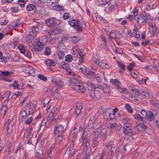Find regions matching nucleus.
Returning a JSON list of instances; mask_svg holds the SVG:
<instances>
[{
    "label": "nucleus",
    "mask_w": 159,
    "mask_h": 159,
    "mask_svg": "<svg viewBox=\"0 0 159 159\" xmlns=\"http://www.w3.org/2000/svg\"><path fill=\"white\" fill-rule=\"evenodd\" d=\"M118 63L121 69L122 70H125V66L122 63L119 61H118Z\"/></svg>",
    "instance_id": "54"
},
{
    "label": "nucleus",
    "mask_w": 159,
    "mask_h": 159,
    "mask_svg": "<svg viewBox=\"0 0 159 159\" xmlns=\"http://www.w3.org/2000/svg\"><path fill=\"white\" fill-rule=\"evenodd\" d=\"M139 11V8L137 7H135L133 8L132 11V13L133 15H135L136 16H137Z\"/></svg>",
    "instance_id": "46"
},
{
    "label": "nucleus",
    "mask_w": 159,
    "mask_h": 159,
    "mask_svg": "<svg viewBox=\"0 0 159 159\" xmlns=\"http://www.w3.org/2000/svg\"><path fill=\"white\" fill-rule=\"evenodd\" d=\"M43 43L40 42L39 41L36 40V41L34 43L33 50L37 52L41 50L43 48Z\"/></svg>",
    "instance_id": "12"
},
{
    "label": "nucleus",
    "mask_w": 159,
    "mask_h": 159,
    "mask_svg": "<svg viewBox=\"0 0 159 159\" xmlns=\"http://www.w3.org/2000/svg\"><path fill=\"white\" fill-rule=\"evenodd\" d=\"M74 142L71 141L70 145V149L69 151L70 155L72 154L74 152Z\"/></svg>",
    "instance_id": "34"
},
{
    "label": "nucleus",
    "mask_w": 159,
    "mask_h": 159,
    "mask_svg": "<svg viewBox=\"0 0 159 159\" xmlns=\"http://www.w3.org/2000/svg\"><path fill=\"white\" fill-rule=\"evenodd\" d=\"M7 108V106L6 105H4L1 108V112H2L4 115L5 114Z\"/></svg>",
    "instance_id": "51"
},
{
    "label": "nucleus",
    "mask_w": 159,
    "mask_h": 159,
    "mask_svg": "<svg viewBox=\"0 0 159 159\" xmlns=\"http://www.w3.org/2000/svg\"><path fill=\"white\" fill-rule=\"evenodd\" d=\"M39 32V30H38V28L37 27H34L32 28L31 30L30 31V34L28 36V37L29 38L31 37V35H32L33 37L32 38V39Z\"/></svg>",
    "instance_id": "20"
},
{
    "label": "nucleus",
    "mask_w": 159,
    "mask_h": 159,
    "mask_svg": "<svg viewBox=\"0 0 159 159\" xmlns=\"http://www.w3.org/2000/svg\"><path fill=\"white\" fill-rule=\"evenodd\" d=\"M117 127V124L114 123L113 124H110L109 125V127L111 129H114Z\"/></svg>",
    "instance_id": "62"
},
{
    "label": "nucleus",
    "mask_w": 159,
    "mask_h": 159,
    "mask_svg": "<svg viewBox=\"0 0 159 159\" xmlns=\"http://www.w3.org/2000/svg\"><path fill=\"white\" fill-rule=\"evenodd\" d=\"M154 3L151 1L147 2L146 5V9L147 11H149L151 10L155 9L156 6H154Z\"/></svg>",
    "instance_id": "18"
},
{
    "label": "nucleus",
    "mask_w": 159,
    "mask_h": 159,
    "mask_svg": "<svg viewBox=\"0 0 159 159\" xmlns=\"http://www.w3.org/2000/svg\"><path fill=\"white\" fill-rule=\"evenodd\" d=\"M56 7V10L59 11H63L65 10L63 6L59 5H57Z\"/></svg>",
    "instance_id": "50"
},
{
    "label": "nucleus",
    "mask_w": 159,
    "mask_h": 159,
    "mask_svg": "<svg viewBox=\"0 0 159 159\" xmlns=\"http://www.w3.org/2000/svg\"><path fill=\"white\" fill-rule=\"evenodd\" d=\"M73 50V54L74 55L80 54V53L81 51H84V50L83 49H80L78 46L76 45L74 46L72 49Z\"/></svg>",
    "instance_id": "24"
},
{
    "label": "nucleus",
    "mask_w": 159,
    "mask_h": 159,
    "mask_svg": "<svg viewBox=\"0 0 159 159\" xmlns=\"http://www.w3.org/2000/svg\"><path fill=\"white\" fill-rule=\"evenodd\" d=\"M57 19L55 17L50 18L45 20L47 25L49 27H53L56 26L57 25L56 21Z\"/></svg>",
    "instance_id": "7"
},
{
    "label": "nucleus",
    "mask_w": 159,
    "mask_h": 159,
    "mask_svg": "<svg viewBox=\"0 0 159 159\" xmlns=\"http://www.w3.org/2000/svg\"><path fill=\"white\" fill-rule=\"evenodd\" d=\"M24 84L21 80L18 81H15L13 83L9 85L10 87H12L14 89H17L18 90H21L23 89Z\"/></svg>",
    "instance_id": "4"
},
{
    "label": "nucleus",
    "mask_w": 159,
    "mask_h": 159,
    "mask_svg": "<svg viewBox=\"0 0 159 159\" xmlns=\"http://www.w3.org/2000/svg\"><path fill=\"white\" fill-rule=\"evenodd\" d=\"M125 108L129 113H132L133 112V109L129 104L128 103L125 104Z\"/></svg>",
    "instance_id": "37"
},
{
    "label": "nucleus",
    "mask_w": 159,
    "mask_h": 159,
    "mask_svg": "<svg viewBox=\"0 0 159 159\" xmlns=\"http://www.w3.org/2000/svg\"><path fill=\"white\" fill-rule=\"evenodd\" d=\"M33 120V118L32 117L29 118L25 121V124L29 125L31 124Z\"/></svg>",
    "instance_id": "55"
},
{
    "label": "nucleus",
    "mask_w": 159,
    "mask_h": 159,
    "mask_svg": "<svg viewBox=\"0 0 159 159\" xmlns=\"http://www.w3.org/2000/svg\"><path fill=\"white\" fill-rule=\"evenodd\" d=\"M57 53L60 59H63L64 56V51L60 48H58L57 51Z\"/></svg>",
    "instance_id": "33"
},
{
    "label": "nucleus",
    "mask_w": 159,
    "mask_h": 159,
    "mask_svg": "<svg viewBox=\"0 0 159 159\" xmlns=\"http://www.w3.org/2000/svg\"><path fill=\"white\" fill-rule=\"evenodd\" d=\"M38 78L40 80L45 81L46 80L47 78L45 77L43 75L39 74L38 75Z\"/></svg>",
    "instance_id": "59"
},
{
    "label": "nucleus",
    "mask_w": 159,
    "mask_h": 159,
    "mask_svg": "<svg viewBox=\"0 0 159 159\" xmlns=\"http://www.w3.org/2000/svg\"><path fill=\"white\" fill-rule=\"evenodd\" d=\"M64 127L61 125L54 126V133L57 137L58 140L60 142L62 140L64 136Z\"/></svg>",
    "instance_id": "2"
},
{
    "label": "nucleus",
    "mask_w": 159,
    "mask_h": 159,
    "mask_svg": "<svg viewBox=\"0 0 159 159\" xmlns=\"http://www.w3.org/2000/svg\"><path fill=\"white\" fill-rule=\"evenodd\" d=\"M75 67L77 70L80 72H83L84 70V67H86V66L83 65V63L78 62L76 64Z\"/></svg>",
    "instance_id": "26"
},
{
    "label": "nucleus",
    "mask_w": 159,
    "mask_h": 159,
    "mask_svg": "<svg viewBox=\"0 0 159 159\" xmlns=\"http://www.w3.org/2000/svg\"><path fill=\"white\" fill-rule=\"evenodd\" d=\"M93 77H94L95 79L98 82L100 83L102 82V80L100 77L99 75H96L95 74V76Z\"/></svg>",
    "instance_id": "57"
},
{
    "label": "nucleus",
    "mask_w": 159,
    "mask_h": 159,
    "mask_svg": "<svg viewBox=\"0 0 159 159\" xmlns=\"http://www.w3.org/2000/svg\"><path fill=\"white\" fill-rule=\"evenodd\" d=\"M36 107V105L31 103L27 104L25 106L26 109L28 110L29 115L32 114L35 111Z\"/></svg>",
    "instance_id": "11"
},
{
    "label": "nucleus",
    "mask_w": 159,
    "mask_h": 159,
    "mask_svg": "<svg viewBox=\"0 0 159 159\" xmlns=\"http://www.w3.org/2000/svg\"><path fill=\"white\" fill-rule=\"evenodd\" d=\"M140 17L144 20H153V18L150 14L146 12H143L140 14Z\"/></svg>",
    "instance_id": "13"
},
{
    "label": "nucleus",
    "mask_w": 159,
    "mask_h": 159,
    "mask_svg": "<svg viewBox=\"0 0 159 159\" xmlns=\"http://www.w3.org/2000/svg\"><path fill=\"white\" fill-rule=\"evenodd\" d=\"M72 60V56L70 55H68L65 57V60L69 62Z\"/></svg>",
    "instance_id": "52"
},
{
    "label": "nucleus",
    "mask_w": 159,
    "mask_h": 159,
    "mask_svg": "<svg viewBox=\"0 0 159 159\" xmlns=\"http://www.w3.org/2000/svg\"><path fill=\"white\" fill-rule=\"evenodd\" d=\"M18 48L22 53H24L25 52V48L24 45H20L18 47Z\"/></svg>",
    "instance_id": "53"
},
{
    "label": "nucleus",
    "mask_w": 159,
    "mask_h": 159,
    "mask_svg": "<svg viewBox=\"0 0 159 159\" xmlns=\"http://www.w3.org/2000/svg\"><path fill=\"white\" fill-rule=\"evenodd\" d=\"M142 94L147 98H151L152 97L151 93L148 92L143 91Z\"/></svg>",
    "instance_id": "42"
},
{
    "label": "nucleus",
    "mask_w": 159,
    "mask_h": 159,
    "mask_svg": "<svg viewBox=\"0 0 159 159\" xmlns=\"http://www.w3.org/2000/svg\"><path fill=\"white\" fill-rule=\"evenodd\" d=\"M132 86H133V85H131L129 87V89L130 90H131L130 92L131 93H134L136 96H138L139 94V90L137 89H134V88L132 89Z\"/></svg>",
    "instance_id": "35"
},
{
    "label": "nucleus",
    "mask_w": 159,
    "mask_h": 159,
    "mask_svg": "<svg viewBox=\"0 0 159 159\" xmlns=\"http://www.w3.org/2000/svg\"><path fill=\"white\" fill-rule=\"evenodd\" d=\"M155 115L151 111H148L146 117H145V119L149 121H152L154 119Z\"/></svg>",
    "instance_id": "17"
},
{
    "label": "nucleus",
    "mask_w": 159,
    "mask_h": 159,
    "mask_svg": "<svg viewBox=\"0 0 159 159\" xmlns=\"http://www.w3.org/2000/svg\"><path fill=\"white\" fill-rule=\"evenodd\" d=\"M75 91L78 93H83L86 89V88L82 83H80L74 87L73 88Z\"/></svg>",
    "instance_id": "9"
},
{
    "label": "nucleus",
    "mask_w": 159,
    "mask_h": 159,
    "mask_svg": "<svg viewBox=\"0 0 159 159\" xmlns=\"http://www.w3.org/2000/svg\"><path fill=\"white\" fill-rule=\"evenodd\" d=\"M82 72L89 78H91L95 76V73L92 71L91 69L87 67H84V70Z\"/></svg>",
    "instance_id": "10"
},
{
    "label": "nucleus",
    "mask_w": 159,
    "mask_h": 159,
    "mask_svg": "<svg viewBox=\"0 0 159 159\" xmlns=\"http://www.w3.org/2000/svg\"><path fill=\"white\" fill-rule=\"evenodd\" d=\"M66 72L69 75L73 76H75L77 78H80L79 76L76 75L75 73L72 71L70 69H69V71H67Z\"/></svg>",
    "instance_id": "44"
},
{
    "label": "nucleus",
    "mask_w": 159,
    "mask_h": 159,
    "mask_svg": "<svg viewBox=\"0 0 159 159\" xmlns=\"http://www.w3.org/2000/svg\"><path fill=\"white\" fill-rule=\"evenodd\" d=\"M98 5L99 6H104L110 3V0H98Z\"/></svg>",
    "instance_id": "27"
},
{
    "label": "nucleus",
    "mask_w": 159,
    "mask_h": 159,
    "mask_svg": "<svg viewBox=\"0 0 159 159\" xmlns=\"http://www.w3.org/2000/svg\"><path fill=\"white\" fill-rule=\"evenodd\" d=\"M45 51L44 54L46 55H49L51 53V50L49 47H46L45 48Z\"/></svg>",
    "instance_id": "60"
},
{
    "label": "nucleus",
    "mask_w": 159,
    "mask_h": 159,
    "mask_svg": "<svg viewBox=\"0 0 159 159\" xmlns=\"http://www.w3.org/2000/svg\"><path fill=\"white\" fill-rule=\"evenodd\" d=\"M136 16L135 15H132L131 14L128 15L127 18L129 19L130 20H132L135 19Z\"/></svg>",
    "instance_id": "58"
},
{
    "label": "nucleus",
    "mask_w": 159,
    "mask_h": 159,
    "mask_svg": "<svg viewBox=\"0 0 159 159\" xmlns=\"http://www.w3.org/2000/svg\"><path fill=\"white\" fill-rule=\"evenodd\" d=\"M51 81L56 85L58 88H60L64 86V84L61 80L59 77L57 76H53L52 78Z\"/></svg>",
    "instance_id": "5"
},
{
    "label": "nucleus",
    "mask_w": 159,
    "mask_h": 159,
    "mask_svg": "<svg viewBox=\"0 0 159 159\" xmlns=\"http://www.w3.org/2000/svg\"><path fill=\"white\" fill-rule=\"evenodd\" d=\"M82 108V104L80 102H77L76 104V108L75 110V114L76 116L80 113Z\"/></svg>",
    "instance_id": "23"
},
{
    "label": "nucleus",
    "mask_w": 159,
    "mask_h": 159,
    "mask_svg": "<svg viewBox=\"0 0 159 159\" xmlns=\"http://www.w3.org/2000/svg\"><path fill=\"white\" fill-rule=\"evenodd\" d=\"M141 114L144 117H146V115H147L148 112V111H146L145 110L143 109L141 111H139Z\"/></svg>",
    "instance_id": "61"
},
{
    "label": "nucleus",
    "mask_w": 159,
    "mask_h": 159,
    "mask_svg": "<svg viewBox=\"0 0 159 159\" xmlns=\"http://www.w3.org/2000/svg\"><path fill=\"white\" fill-rule=\"evenodd\" d=\"M20 115L21 116L22 118L25 119L27 117V114L26 111L25 110H23L20 112Z\"/></svg>",
    "instance_id": "47"
},
{
    "label": "nucleus",
    "mask_w": 159,
    "mask_h": 159,
    "mask_svg": "<svg viewBox=\"0 0 159 159\" xmlns=\"http://www.w3.org/2000/svg\"><path fill=\"white\" fill-rule=\"evenodd\" d=\"M100 66L105 69H110L111 67V66L109 62L105 60H103L101 61V64Z\"/></svg>",
    "instance_id": "21"
},
{
    "label": "nucleus",
    "mask_w": 159,
    "mask_h": 159,
    "mask_svg": "<svg viewBox=\"0 0 159 159\" xmlns=\"http://www.w3.org/2000/svg\"><path fill=\"white\" fill-rule=\"evenodd\" d=\"M139 72L137 70H134L133 72L131 73V75L133 78H136L137 77Z\"/></svg>",
    "instance_id": "49"
},
{
    "label": "nucleus",
    "mask_w": 159,
    "mask_h": 159,
    "mask_svg": "<svg viewBox=\"0 0 159 159\" xmlns=\"http://www.w3.org/2000/svg\"><path fill=\"white\" fill-rule=\"evenodd\" d=\"M20 26V24L14 22L12 23L11 25H10L9 27L10 28H11L12 29L15 30L17 28L19 27Z\"/></svg>",
    "instance_id": "40"
},
{
    "label": "nucleus",
    "mask_w": 159,
    "mask_h": 159,
    "mask_svg": "<svg viewBox=\"0 0 159 159\" xmlns=\"http://www.w3.org/2000/svg\"><path fill=\"white\" fill-rule=\"evenodd\" d=\"M56 34V33H54L53 30L50 31L48 33V40L51 41L54 39L55 38Z\"/></svg>",
    "instance_id": "25"
},
{
    "label": "nucleus",
    "mask_w": 159,
    "mask_h": 159,
    "mask_svg": "<svg viewBox=\"0 0 159 159\" xmlns=\"http://www.w3.org/2000/svg\"><path fill=\"white\" fill-rule=\"evenodd\" d=\"M123 119L126 120L123 128V132L125 135L131 136L138 133L139 131H141V130H139V127H140V125H138L137 126L134 128V129H135L136 131L135 132H133L131 130V126L129 123L130 121L129 119L128 118L126 119L124 118H123Z\"/></svg>",
    "instance_id": "1"
},
{
    "label": "nucleus",
    "mask_w": 159,
    "mask_h": 159,
    "mask_svg": "<svg viewBox=\"0 0 159 159\" xmlns=\"http://www.w3.org/2000/svg\"><path fill=\"white\" fill-rule=\"evenodd\" d=\"M133 116L136 120L139 121H141L144 125L146 124V121L145 120V118L141 116L139 114L136 113Z\"/></svg>",
    "instance_id": "15"
},
{
    "label": "nucleus",
    "mask_w": 159,
    "mask_h": 159,
    "mask_svg": "<svg viewBox=\"0 0 159 159\" xmlns=\"http://www.w3.org/2000/svg\"><path fill=\"white\" fill-rule=\"evenodd\" d=\"M150 103L155 107L159 109V101L152 99L150 100Z\"/></svg>",
    "instance_id": "32"
},
{
    "label": "nucleus",
    "mask_w": 159,
    "mask_h": 159,
    "mask_svg": "<svg viewBox=\"0 0 159 159\" xmlns=\"http://www.w3.org/2000/svg\"><path fill=\"white\" fill-rule=\"evenodd\" d=\"M89 94L92 98H94L95 95V90L94 88H88Z\"/></svg>",
    "instance_id": "36"
},
{
    "label": "nucleus",
    "mask_w": 159,
    "mask_h": 159,
    "mask_svg": "<svg viewBox=\"0 0 159 159\" xmlns=\"http://www.w3.org/2000/svg\"><path fill=\"white\" fill-rule=\"evenodd\" d=\"M24 55L29 58H30L31 57V54L29 52H26L24 53Z\"/></svg>",
    "instance_id": "63"
},
{
    "label": "nucleus",
    "mask_w": 159,
    "mask_h": 159,
    "mask_svg": "<svg viewBox=\"0 0 159 159\" xmlns=\"http://www.w3.org/2000/svg\"><path fill=\"white\" fill-rule=\"evenodd\" d=\"M111 110L110 108H107L105 109V114L107 116H110L111 115Z\"/></svg>",
    "instance_id": "56"
},
{
    "label": "nucleus",
    "mask_w": 159,
    "mask_h": 159,
    "mask_svg": "<svg viewBox=\"0 0 159 159\" xmlns=\"http://www.w3.org/2000/svg\"><path fill=\"white\" fill-rule=\"evenodd\" d=\"M79 78H78L77 79L73 78L70 80V82L73 85L72 86V89L74 88V87L76 86V85H77L80 83L78 79Z\"/></svg>",
    "instance_id": "29"
},
{
    "label": "nucleus",
    "mask_w": 159,
    "mask_h": 159,
    "mask_svg": "<svg viewBox=\"0 0 159 159\" xmlns=\"http://www.w3.org/2000/svg\"><path fill=\"white\" fill-rule=\"evenodd\" d=\"M110 83L113 85H115L116 87L120 86L121 85V82L118 79H111L110 80Z\"/></svg>",
    "instance_id": "28"
},
{
    "label": "nucleus",
    "mask_w": 159,
    "mask_h": 159,
    "mask_svg": "<svg viewBox=\"0 0 159 159\" xmlns=\"http://www.w3.org/2000/svg\"><path fill=\"white\" fill-rule=\"evenodd\" d=\"M50 120V117L49 116H47L41 122L40 125L38 129V131H40L41 129V128L43 126V130L45 128L46 125H47L48 122Z\"/></svg>",
    "instance_id": "14"
},
{
    "label": "nucleus",
    "mask_w": 159,
    "mask_h": 159,
    "mask_svg": "<svg viewBox=\"0 0 159 159\" xmlns=\"http://www.w3.org/2000/svg\"><path fill=\"white\" fill-rule=\"evenodd\" d=\"M69 24L76 29L79 32L82 30L83 28L80 25L79 21L77 20L73 19L69 21Z\"/></svg>",
    "instance_id": "3"
},
{
    "label": "nucleus",
    "mask_w": 159,
    "mask_h": 159,
    "mask_svg": "<svg viewBox=\"0 0 159 159\" xmlns=\"http://www.w3.org/2000/svg\"><path fill=\"white\" fill-rule=\"evenodd\" d=\"M26 9L28 11H35L36 10V7L34 4H30L27 6Z\"/></svg>",
    "instance_id": "30"
},
{
    "label": "nucleus",
    "mask_w": 159,
    "mask_h": 159,
    "mask_svg": "<svg viewBox=\"0 0 159 159\" xmlns=\"http://www.w3.org/2000/svg\"><path fill=\"white\" fill-rule=\"evenodd\" d=\"M10 94V91H7L2 95V98L3 99L9 98Z\"/></svg>",
    "instance_id": "43"
},
{
    "label": "nucleus",
    "mask_w": 159,
    "mask_h": 159,
    "mask_svg": "<svg viewBox=\"0 0 159 159\" xmlns=\"http://www.w3.org/2000/svg\"><path fill=\"white\" fill-rule=\"evenodd\" d=\"M13 124V123L11 121V120L10 119H8L6 123L7 127L6 134L7 136H9L12 132Z\"/></svg>",
    "instance_id": "6"
},
{
    "label": "nucleus",
    "mask_w": 159,
    "mask_h": 159,
    "mask_svg": "<svg viewBox=\"0 0 159 159\" xmlns=\"http://www.w3.org/2000/svg\"><path fill=\"white\" fill-rule=\"evenodd\" d=\"M95 65H98V66H100L101 64V61L98 58H95L93 61Z\"/></svg>",
    "instance_id": "45"
},
{
    "label": "nucleus",
    "mask_w": 159,
    "mask_h": 159,
    "mask_svg": "<svg viewBox=\"0 0 159 159\" xmlns=\"http://www.w3.org/2000/svg\"><path fill=\"white\" fill-rule=\"evenodd\" d=\"M25 73L30 75L33 76L34 74V70L31 66L26 65L25 66Z\"/></svg>",
    "instance_id": "16"
},
{
    "label": "nucleus",
    "mask_w": 159,
    "mask_h": 159,
    "mask_svg": "<svg viewBox=\"0 0 159 159\" xmlns=\"http://www.w3.org/2000/svg\"><path fill=\"white\" fill-rule=\"evenodd\" d=\"M98 87L101 89H103L104 93L106 96H108L110 95L111 92V88L107 84H104L103 85H99Z\"/></svg>",
    "instance_id": "8"
},
{
    "label": "nucleus",
    "mask_w": 159,
    "mask_h": 159,
    "mask_svg": "<svg viewBox=\"0 0 159 159\" xmlns=\"http://www.w3.org/2000/svg\"><path fill=\"white\" fill-rule=\"evenodd\" d=\"M149 42L150 41L149 40L146 39L145 41L142 42V45L144 46H145L146 45L148 44Z\"/></svg>",
    "instance_id": "64"
},
{
    "label": "nucleus",
    "mask_w": 159,
    "mask_h": 159,
    "mask_svg": "<svg viewBox=\"0 0 159 159\" xmlns=\"http://www.w3.org/2000/svg\"><path fill=\"white\" fill-rule=\"evenodd\" d=\"M97 19L98 20H100L101 21V22L102 23L104 24H107V21L106 19H105L104 18H103V17H102L100 16H97Z\"/></svg>",
    "instance_id": "39"
},
{
    "label": "nucleus",
    "mask_w": 159,
    "mask_h": 159,
    "mask_svg": "<svg viewBox=\"0 0 159 159\" xmlns=\"http://www.w3.org/2000/svg\"><path fill=\"white\" fill-rule=\"evenodd\" d=\"M79 62L81 63H84L85 61L84 57L85 56V52L84 51H81L79 55Z\"/></svg>",
    "instance_id": "22"
},
{
    "label": "nucleus",
    "mask_w": 159,
    "mask_h": 159,
    "mask_svg": "<svg viewBox=\"0 0 159 159\" xmlns=\"http://www.w3.org/2000/svg\"><path fill=\"white\" fill-rule=\"evenodd\" d=\"M45 63L47 66H55V64L54 61L50 59H47L45 61Z\"/></svg>",
    "instance_id": "31"
},
{
    "label": "nucleus",
    "mask_w": 159,
    "mask_h": 159,
    "mask_svg": "<svg viewBox=\"0 0 159 159\" xmlns=\"http://www.w3.org/2000/svg\"><path fill=\"white\" fill-rule=\"evenodd\" d=\"M56 34L60 33L63 31L62 28L60 27H58L53 30Z\"/></svg>",
    "instance_id": "41"
},
{
    "label": "nucleus",
    "mask_w": 159,
    "mask_h": 159,
    "mask_svg": "<svg viewBox=\"0 0 159 159\" xmlns=\"http://www.w3.org/2000/svg\"><path fill=\"white\" fill-rule=\"evenodd\" d=\"M149 28L151 34H155L156 32V28L154 22H152L149 23Z\"/></svg>",
    "instance_id": "19"
},
{
    "label": "nucleus",
    "mask_w": 159,
    "mask_h": 159,
    "mask_svg": "<svg viewBox=\"0 0 159 159\" xmlns=\"http://www.w3.org/2000/svg\"><path fill=\"white\" fill-rule=\"evenodd\" d=\"M61 66L62 68L65 70L66 72L69 70L70 69L69 68L68 65L67 63L62 62L61 64Z\"/></svg>",
    "instance_id": "38"
},
{
    "label": "nucleus",
    "mask_w": 159,
    "mask_h": 159,
    "mask_svg": "<svg viewBox=\"0 0 159 159\" xmlns=\"http://www.w3.org/2000/svg\"><path fill=\"white\" fill-rule=\"evenodd\" d=\"M18 3L21 8H23L25 6V3L24 0H18Z\"/></svg>",
    "instance_id": "48"
}]
</instances>
